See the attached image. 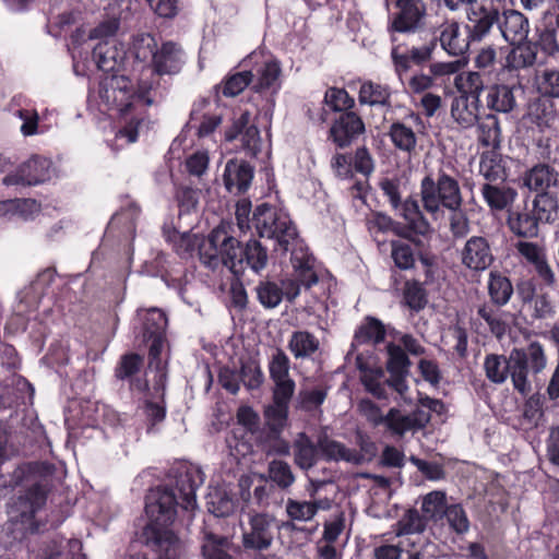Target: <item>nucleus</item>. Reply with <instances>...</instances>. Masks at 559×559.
<instances>
[{
  "mask_svg": "<svg viewBox=\"0 0 559 559\" xmlns=\"http://www.w3.org/2000/svg\"><path fill=\"white\" fill-rule=\"evenodd\" d=\"M46 274L39 275L29 287L24 288L19 293L20 298V305L17 306V312L20 314H23L26 312V309L23 308V305L25 304L27 308H35L44 294V284H43V277Z\"/></svg>",
  "mask_w": 559,
  "mask_h": 559,
  "instance_id": "bf43d9fd",
  "label": "nucleus"
},
{
  "mask_svg": "<svg viewBox=\"0 0 559 559\" xmlns=\"http://www.w3.org/2000/svg\"><path fill=\"white\" fill-rule=\"evenodd\" d=\"M139 316L142 320V341H146V337L150 336L165 334L167 318L162 310L152 308L150 310L140 311Z\"/></svg>",
  "mask_w": 559,
  "mask_h": 559,
  "instance_id": "37998d69",
  "label": "nucleus"
},
{
  "mask_svg": "<svg viewBox=\"0 0 559 559\" xmlns=\"http://www.w3.org/2000/svg\"><path fill=\"white\" fill-rule=\"evenodd\" d=\"M399 13L393 17L389 31L392 41H396L395 33H414L420 27L426 8L423 0H396Z\"/></svg>",
  "mask_w": 559,
  "mask_h": 559,
  "instance_id": "2eb2a0df",
  "label": "nucleus"
},
{
  "mask_svg": "<svg viewBox=\"0 0 559 559\" xmlns=\"http://www.w3.org/2000/svg\"><path fill=\"white\" fill-rule=\"evenodd\" d=\"M185 62L181 47L174 41H165L156 49L152 67L143 70L136 87L124 75H111L100 83L99 98L107 109H117L121 116H130L117 138H126L127 143L138 140L144 127L143 115L146 109L160 103L166 96V87L162 85L163 74H175Z\"/></svg>",
  "mask_w": 559,
  "mask_h": 559,
  "instance_id": "f257e3e1",
  "label": "nucleus"
},
{
  "mask_svg": "<svg viewBox=\"0 0 559 559\" xmlns=\"http://www.w3.org/2000/svg\"><path fill=\"white\" fill-rule=\"evenodd\" d=\"M511 364L513 367L512 385L523 396L533 390L528 374L540 373L547 366V356L544 346L533 341L525 347L513 348L511 352Z\"/></svg>",
  "mask_w": 559,
  "mask_h": 559,
  "instance_id": "0eeeda50",
  "label": "nucleus"
},
{
  "mask_svg": "<svg viewBox=\"0 0 559 559\" xmlns=\"http://www.w3.org/2000/svg\"><path fill=\"white\" fill-rule=\"evenodd\" d=\"M450 527L457 534H463L469 528V521L461 504L448 506L443 514Z\"/></svg>",
  "mask_w": 559,
  "mask_h": 559,
  "instance_id": "774afa93",
  "label": "nucleus"
},
{
  "mask_svg": "<svg viewBox=\"0 0 559 559\" xmlns=\"http://www.w3.org/2000/svg\"><path fill=\"white\" fill-rule=\"evenodd\" d=\"M143 357L136 353H128L118 360L114 376L118 381L127 382L129 390L134 395H140L143 401V413L152 426L162 423L166 417L165 392L167 373L157 364V372L152 380V385L143 377Z\"/></svg>",
  "mask_w": 559,
  "mask_h": 559,
  "instance_id": "7ed1b4c3",
  "label": "nucleus"
},
{
  "mask_svg": "<svg viewBox=\"0 0 559 559\" xmlns=\"http://www.w3.org/2000/svg\"><path fill=\"white\" fill-rule=\"evenodd\" d=\"M388 135L396 150L409 155L415 152L417 146L416 133L404 121L392 122Z\"/></svg>",
  "mask_w": 559,
  "mask_h": 559,
  "instance_id": "e433bc0d",
  "label": "nucleus"
},
{
  "mask_svg": "<svg viewBox=\"0 0 559 559\" xmlns=\"http://www.w3.org/2000/svg\"><path fill=\"white\" fill-rule=\"evenodd\" d=\"M171 485L158 487L146 497L145 512L148 523L142 531L140 542L153 550L157 559H178L181 544L168 530L176 518V507L186 511L197 507V489L203 484L201 468L191 463H179L170 469Z\"/></svg>",
  "mask_w": 559,
  "mask_h": 559,
  "instance_id": "f03ea898",
  "label": "nucleus"
},
{
  "mask_svg": "<svg viewBox=\"0 0 559 559\" xmlns=\"http://www.w3.org/2000/svg\"><path fill=\"white\" fill-rule=\"evenodd\" d=\"M205 100L194 106L190 115V126L197 129L200 138L209 136L222 122V116L218 114L201 112V108L206 106Z\"/></svg>",
  "mask_w": 559,
  "mask_h": 559,
  "instance_id": "a19ab883",
  "label": "nucleus"
},
{
  "mask_svg": "<svg viewBox=\"0 0 559 559\" xmlns=\"http://www.w3.org/2000/svg\"><path fill=\"white\" fill-rule=\"evenodd\" d=\"M480 100L477 96L455 97L451 104V116L463 129L473 127L479 120Z\"/></svg>",
  "mask_w": 559,
  "mask_h": 559,
  "instance_id": "cd10ccee",
  "label": "nucleus"
},
{
  "mask_svg": "<svg viewBox=\"0 0 559 559\" xmlns=\"http://www.w3.org/2000/svg\"><path fill=\"white\" fill-rule=\"evenodd\" d=\"M478 140L484 146L497 147L500 144L501 129L497 116L487 115L478 120Z\"/></svg>",
  "mask_w": 559,
  "mask_h": 559,
  "instance_id": "8fccbe9b",
  "label": "nucleus"
},
{
  "mask_svg": "<svg viewBox=\"0 0 559 559\" xmlns=\"http://www.w3.org/2000/svg\"><path fill=\"white\" fill-rule=\"evenodd\" d=\"M385 337V330L383 324L373 318H368L364 324L359 326L354 336L355 344L365 343H381Z\"/></svg>",
  "mask_w": 559,
  "mask_h": 559,
  "instance_id": "3c124183",
  "label": "nucleus"
},
{
  "mask_svg": "<svg viewBox=\"0 0 559 559\" xmlns=\"http://www.w3.org/2000/svg\"><path fill=\"white\" fill-rule=\"evenodd\" d=\"M405 304L415 311H419L427 305V295L423 285L416 281L406 282L404 288Z\"/></svg>",
  "mask_w": 559,
  "mask_h": 559,
  "instance_id": "69168bd1",
  "label": "nucleus"
},
{
  "mask_svg": "<svg viewBox=\"0 0 559 559\" xmlns=\"http://www.w3.org/2000/svg\"><path fill=\"white\" fill-rule=\"evenodd\" d=\"M251 222L260 237L273 239L284 252L304 247L295 224L281 209L261 204L255 207Z\"/></svg>",
  "mask_w": 559,
  "mask_h": 559,
  "instance_id": "423d86ee",
  "label": "nucleus"
},
{
  "mask_svg": "<svg viewBox=\"0 0 559 559\" xmlns=\"http://www.w3.org/2000/svg\"><path fill=\"white\" fill-rule=\"evenodd\" d=\"M430 420V415L417 409L412 414H404L399 408H391L386 414L383 425L394 436H404L408 431L421 429Z\"/></svg>",
  "mask_w": 559,
  "mask_h": 559,
  "instance_id": "a211bd4d",
  "label": "nucleus"
},
{
  "mask_svg": "<svg viewBox=\"0 0 559 559\" xmlns=\"http://www.w3.org/2000/svg\"><path fill=\"white\" fill-rule=\"evenodd\" d=\"M533 214L538 223H551L558 213L557 199L549 193H539L533 201Z\"/></svg>",
  "mask_w": 559,
  "mask_h": 559,
  "instance_id": "09e8293b",
  "label": "nucleus"
},
{
  "mask_svg": "<svg viewBox=\"0 0 559 559\" xmlns=\"http://www.w3.org/2000/svg\"><path fill=\"white\" fill-rule=\"evenodd\" d=\"M324 103L333 111H347L354 106L355 100L344 88L330 87L325 92Z\"/></svg>",
  "mask_w": 559,
  "mask_h": 559,
  "instance_id": "0e129e2a",
  "label": "nucleus"
},
{
  "mask_svg": "<svg viewBox=\"0 0 559 559\" xmlns=\"http://www.w3.org/2000/svg\"><path fill=\"white\" fill-rule=\"evenodd\" d=\"M251 114L249 111H242L237 117L231 127L226 130L225 139L231 142L236 139H240L241 147L247 155L255 157L261 152L262 139L260 131L255 124L250 123Z\"/></svg>",
  "mask_w": 559,
  "mask_h": 559,
  "instance_id": "4468645a",
  "label": "nucleus"
},
{
  "mask_svg": "<svg viewBox=\"0 0 559 559\" xmlns=\"http://www.w3.org/2000/svg\"><path fill=\"white\" fill-rule=\"evenodd\" d=\"M386 348L389 355L386 368L391 374L388 385L392 386L393 391L404 399V395L408 390L406 377L408 374L411 361L400 346L390 343Z\"/></svg>",
  "mask_w": 559,
  "mask_h": 559,
  "instance_id": "6ab92c4d",
  "label": "nucleus"
},
{
  "mask_svg": "<svg viewBox=\"0 0 559 559\" xmlns=\"http://www.w3.org/2000/svg\"><path fill=\"white\" fill-rule=\"evenodd\" d=\"M391 257L396 267L401 270L412 269L415 264V258L412 247L400 240L392 241Z\"/></svg>",
  "mask_w": 559,
  "mask_h": 559,
  "instance_id": "338daca9",
  "label": "nucleus"
},
{
  "mask_svg": "<svg viewBox=\"0 0 559 559\" xmlns=\"http://www.w3.org/2000/svg\"><path fill=\"white\" fill-rule=\"evenodd\" d=\"M229 228L228 224H221L207 237L202 238L199 257L213 271L226 267L233 274L239 275L243 272L242 248L229 233Z\"/></svg>",
  "mask_w": 559,
  "mask_h": 559,
  "instance_id": "20e7f679",
  "label": "nucleus"
},
{
  "mask_svg": "<svg viewBox=\"0 0 559 559\" xmlns=\"http://www.w3.org/2000/svg\"><path fill=\"white\" fill-rule=\"evenodd\" d=\"M487 107L493 111L508 114L516 106L514 87L506 84H496L488 88L486 95Z\"/></svg>",
  "mask_w": 559,
  "mask_h": 559,
  "instance_id": "473e14b6",
  "label": "nucleus"
},
{
  "mask_svg": "<svg viewBox=\"0 0 559 559\" xmlns=\"http://www.w3.org/2000/svg\"><path fill=\"white\" fill-rule=\"evenodd\" d=\"M318 448L326 461H344L354 465H361L366 462V455L355 449L347 448L344 443L333 440L326 436L320 437Z\"/></svg>",
  "mask_w": 559,
  "mask_h": 559,
  "instance_id": "b1692460",
  "label": "nucleus"
},
{
  "mask_svg": "<svg viewBox=\"0 0 559 559\" xmlns=\"http://www.w3.org/2000/svg\"><path fill=\"white\" fill-rule=\"evenodd\" d=\"M498 28L510 45L522 44L530 34V21L526 15L514 9H506L500 13Z\"/></svg>",
  "mask_w": 559,
  "mask_h": 559,
  "instance_id": "aec40b11",
  "label": "nucleus"
},
{
  "mask_svg": "<svg viewBox=\"0 0 559 559\" xmlns=\"http://www.w3.org/2000/svg\"><path fill=\"white\" fill-rule=\"evenodd\" d=\"M290 360L283 349L276 348L269 361L270 378L274 382L273 394H294L295 381L289 374Z\"/></svg>",
  "mask_w": 559,
  "mask_h": 559,
  "instance_id": "412c9836",
  "label": "nucleus"
},
{
  "mask_svg": "<svg viewBox=\"0 0 559 559\" xmlns=\"http://www.w3.org/2000/svg\"><path fill=\"white\" fill-rule=\"evenodd\" d=\"M22 96H15L10 105L12 114L23 121L21 126V133L24 136H31L38 132V114L35 109H27L21 107Z\"/></svg>",
  "mask_w": 559,
  "mask_h": 559,
  "instance_id": "de8ad7c7",
  "label": "nucleus"
},
{
  "mask_svg": "<svg viewBox=\"0 0 559 559\" xmlns=\"http://www.w3.org/2000/svg\"><path fill=\"white\" fill-rule=\"evenodd\" d=\"M290 261L294 278L282 280L278 285L280 290L283 292V298L293 302L299 296L301 286L310 289L318 283V275L314 271L316 260L305 247L295 248Z\"/></svg>",
  "mask_w": 559,
  "mask_h": 559,
  "instance_id": "1a4fd4ad",
  "label": "nucleus"
},
{
  "mask_svg": "<svg viewBox=\"0 0 559 559\" xmlns=\"http://www.w3.org/2000/svg\"><path fill=\"white\" fill-rule=\"evenodd\" d=\"M319 345V340L308 331H295L288 341V349L296 359L311 357Z\"/></svg>",
  "mask_w": 559,
  "mask_h": 559,
  "instance_id": "ea45409f",
  "label": "nucleus"
},
{
  "mask_svg": "<svg viewBox=\"0 0 559 559\" xmlns=\"http://www.w3.org/2000/svg\"><path fill=\"white\" fill-rule=\"evenodd\" d=\"M293 449L294 462L299 468L308 471L316 465L320 451L318 444L316 445L305 432L298 433Z\"/></svg>",
  "mask_w": 559,
  "mask_h": 559,
  "instance_id": "f704fd0d",
  "label": "nucleus"
},
{
  "mask_svg": "<svg viewBox=\"0 0 559 559\" xmlns=\"http://www.w3.org/2000/svg\"><path fill=\"white\" fill-rule=\"evenodd\" d=\"M420 199L424 210L433 219L442 218L444 210H456L463 203L459 181L443 169H439L436 176L429 174L421 179Z\"/></svg>",
  "mask_w": 559,
  "mask_h": 559,
  "instance_id": "39448f33",
  "label": "nucleus"
},
{
  "mask_svg": "<svg viewBox=\"0 0 559 559\" xmlns=\"http://www.w3.org/2000/svg\"><path fill=\"white\" fill-rule=\"evenodd\" d=\"M462 264L475 272L487 270L495 260L489 241L481 236L471 237L461 250Z\"/></svg>",
  "mask_w": 559,
  "mask_h": 559,
  "instance_id": "dca6fc26",
  "label": "nucleus"
},
{
  "mask_svg": "<svg viewBox=\"0 0 559 559\" xmlns=\"http://www.w3.org/2000/svg\"><path fill=\"white\" fill-rule=\"evenodd\" d=\"M558 180L557 171L547 164H537L532 167L524 177V185L530 190H546L556 185Z\"/></svg>",
  "mask_w": 559,
  "mask_h": 559,
  "instance_id": "4c0bfd02",
  "label": "nucleus"
},
{
  "mask_svg": "<svg viewBox=\"0 0 559 559\" xmlns=\"http://www.w3.org/2000/svg\"><path fill=\"white\" fill-rule=\"evenodd\" d=\"M126 49L117 39L100 40L93 49V60L97 68L105 73L118 70L123 64ZM112 75L115 74L112 73ZM107 76H111V74H106L100 81ZM100 83L102 82H99V84ZM99 90L100 85L98 86V91Z\"/></svg>",
  "mask_w": 559,
  "mask_h": 559,
  "instance_id": "f3484780",
  "label": "nucleus"
},
{
  "mask_svg": "<svg viewBox=\"0 0 559 559\" xmlns=\"http://www.w3.org/2000/svg\"><path fill=\"white\" fill-rule=\"evenodd\" d=\"M479 174L488 181L492 183L496 181H504L507 173L501 164V160L496 156L483 157L479 163Z\"/></svg>",
  "mask_w": 559,
  "mask_h": 559,
  "instance_id": "e2e57ef3",
  "label": "nucleus"
},
{
  "mask_svg": "<svg viewBox=\"0 0 559 559\" xmlns=\"http://www.w3.org/2000/svg\"><path fill=\"white\" fill-rule=\"evenodd\" d=\"M46 503V491L43 486L36 484L29 487L23 495L12 501L8 509L10 520L25 525L32 532L37 531L33 518Z\"/></svg>",
  "mask_w": 559,
  "mask_h": 559,
  "instance_id": "f8f14e48",
  "label": "nucleus"
},
{
  "mask_svg": "<svg viewBox=\"0 0 559 559\" xmlns=\"http://www.w3.org/2000/svg\"><path fill=\"white\" fill-rule=\"evenodd\" d=\"M228 539L226 537L207 536L202 546L204 559H238L227 550Z\"/></svg>",
  "mask_w": 559,
  "mask_h": 559,
  "instance_id": "052dcab7",
  "label": "nucleus"
},
{
  "mask_svg": "<svg viewBox=\"0 0 559 559\" xmlns=\"http://www.w3.org/2000/svg\"><path fill=\"white\" fill-rule=\"evenodd\" d=\"M243 266H249L254 272H260L266 266L267 251L258 240L248 241L242 249Z\"/></svg>",
  "mask_w": 559,
  "mask_h": 559,
  "instance_id": "864d4df0",
  "label": "nucleus"
},
{
  "mask_svg": "<svg viewBox=\"0 0 559 559\" xmlns=\"http://www.w3.org/2000/svg\"><path fill=\"white\" fill-rule=\"evenodd\" d=\"M248 70L228 75L218 86L217 91L226 97H234L240 94L250 84Z\"/></svg>",
  "mask_w": 559,
  "mask_h": 559,
  "instance_id": "4d7b16f0",
  "label": "nucleus"
},
{
  "mask_svg": "<svg viewBox=\"0 0 559 559\" xmlns=\"http://www.w3.org/2000/svg\"><path fill=\"white\" fill-rule=\"evenodd\" d=\"M480 192L488 207L495 212L509 210L518 195L514 188L503 183H484Z\"/></svg>",
  "mask_w": 559,
  "mask_h": 559,
  "instance_id": "c756f323",
  "label": "nucleus"
},
{
  "mask_svg": "<svg viewBox=\"0 0 559 559\" xmlns=\"http://www.w3.org/2000/svg\"><path fill=\"white\" fill-rule=\"evenodd\" d=\"M364 132L365 124L361 118L353 111H346L332 124L330 136L338 147L343 148L350 145Z\"/></svg>",
  "mask_w": 559,
  "mask_h": 559,
  "instance_id": "4be33fe9",
  "label": "nucleus"
},
{
  "mask_svg": "<svg viewBox=\"0 0 559 559\" xmlns=\"http://www.w3.org/2000/svg\"><path fill=\"white\" fill-rule=\"evenodd\" d=\"M441 48L453 57L463 56L469 48L472 40L469 33L462 32L461 25L456 21H445L439 27V36Z\"/></svg>",
  "mask_w": 559,
  "mask_h": 559,
  "instance_id": "5701e85b",
  "label": "nucleus"
},
{
  "mask_svg": "<svg viewBox=\"0 0 559 559\" xmlns=\"http://www.w3.org/2000/svg\"><path fill=\"white\" fill-rule=\"evenodd\" d=\"M269 477L281 489H287L295 483L290 465L282 460H273L269 463Z\"/></svg>",
  "mask_w": 559,
  "mask_h": 559,
  "instance_id": "6e6d98bb",
  "label": "nucleus"
},
{
  "mask_svg": "<svg viewBox=\"0 0 559 559\" xmlns=\"http://www.w3.org/2000/svg\"><path fill=\"white\" fill-rule=\"evenodd\" d=\"M281 526L276 518L266 512H249L247 522L241 524V545L247 552L261 555L267 551Z\"/></svg>",
  "mask_w": 559,
  "mask_h": 559,
  "instance_id": "6e6552de",
  "label": "nucleus"
},
{
  "mask_svg": "<svg viewBox=\"0 0 559 559\" xmlns=\"http://www.w3.org/2000/svg\"><path fill=\"white\" fill-rule=\"evenodd\" d=\"M246 66L252 64L248 70L251 88L266 97H273L281 88V67L271 56L262 52H252L246 60Z\"/></svg>",
  "mask_w": 559,
  "mask_h": 559,
  "instance_id": "9d476101",
  "label": "nucleus"
},
{
  "mask_svg": "<svg viewBox=\"0 0 559 559\" xmlns=\"http://www.w3.org/2000/svg\"><path fill=\"white\" fill-rule=\"evenodd\" d=\"M390 96L389 86L367 81L359 88L358 99L369 106H385L390 104Z\"/></svg>",
  "mask_w": 559,
  "mask_h": 559,
  "instance_id": "79ce46f5",
  "label": "nucleus"
},
{
  "mask_svg": "<svg viewBox=\"0 0 559 559\" xmlns=\"http://www.w3.org/2000/svg\"><path fill=\"white\" fill-rule=\"evenodd\" d=\"M294 394H273V403L264 411L267 432L282 435L287 426L288 405Z\"/></svg>",
  "mask_w": 559,
  "mask_h": 559,
  "instance_id": "7c9ffc66",
  "label": "nucleus"
},
{
  "mask_svg": "<svg viewBox=\"0 0 559 559\" xmlns=\"http://www.w3.org/2000/svg\"><path fill=\"white\" fill-rule=\"evenodd\" d=\"M501 307L491 304H483L477 308V316L488 325L490 332L501 338L507 332V323L502 318Z\"/></svg>",
  "mask_w": 559,
  "mask_h": 559,
  "instance_id": "49530a36",
  "label": "nucleus"
},
{
  "mask_svg": "<svg viewBox=\"0 0 559 559\" xmlns=\"http://www.w3.org/2000/svg\"><path fill=\"white\" fill-rule=\"evenodd\" d=\"M507 57V67L510 69H524L533 66L537 59L536 46L532 41L514 45Z\"/></svg>",
  "mask_w": 559,
  "mask_h": 559,
  "instance_id": "a18cd8bd",
  "label": "nucleus"
},
{
  "mask_svg": "<svg viewBox=\"0 0 559 559\" xmlns=\"http://www.w3.org/2000/svg\"><path fill=\"white\" fill-rule=\"evenodd\" d=\"M253 178V168L246 162L229 160L224 170V183L228 192H245Z\"/></svg>",
  "mask_w": 559,
  "mask_h": 559,
  "instance_id": "bb28decb",
  "label": "nucleus"
},
{
  "mask_svg": "<svg viewBox=\"0 0 559 559\" xmlns=\"http://www.w3.org/2000/svg\"><path fill=\"white\" fill-rule=\"evenodd\" d=\"M508 224L512 233L520 237L532 238L538 234V221L527 209L510 213Z\"/></svg>",
  "mask_w": 559,
  "mask_h": 559,
  "instance_id": "58836bf2",
  "label": "nucleus"
},
{
  "mask_svg": "<svg viewBox=\"0 0 559 559\" xmlns=\"http://www.w3.org/2000/svg\"><path fill=\"white\" fill-rule=\"evenodd\" d=\"M395 211L405 219L409 233L426 237L432 233V227L424 216L418 201L406 199Z\"/></svg>",
  "mask_w": 559,
  "mask_h": 559,
  "instance_id": "c85d7f7f",
  "label": "nucleus"
},
{
  "mask_svg": "<svg viewBox=\"0 0 559 559\" xmlns=\"http://www.w3.org/2000/svg\"><path fill=\"white\" fill-rule=\"evenodd\" d=\"M502 0H468L467 19L471 23L469 36L480 41L498 24Z\"/></svg>",
  "mask_w": 559,
  "mask_h": 559,
  "instance_id": "9b49d317",
  "label": "nucleus"
},
{
  "mask_svg": "<svg viewBox=\"0 0 559 559\" xmlns=\"http://www.w3.org/2000/svg\"><path fill=\"white\" fill-rule=\"evenodd\" d=\"M164 236L173 245L176 253L185 259L191 257L201 242L197 235L190 233L180 234L177 230H167L166 228L164 229Z\"/></svg>",
  "mask_w": 559,
  "mask_h": 559,
  "instance_id": "c03bdc74",
  "label": "nucleus"
},
{
  "mask_svg": "<svg viewBox=\"0 0 559 559\" xmlns=\"http://www.w3.org/2000/svg\"><path fill=\"white\" fill-rule=\"evenodd\" d=\"M484 369L487 379L495 384L504 383L508 377L512 379L511 353L508 357L498 354L487 355L484 359Z\"/></svg>",
  "mask_w": 559,
  "mask_h": 559,
  "instance_id": "72a5a7b5",
  "label": "nucleus"
},
{
  "mask_svg": "<svg viewBox=\"0 0 559 559\" xmlns=\"http://www.w3.org/2000/svg\"><path fill=\"white\" fill-rule=\"evenodd\" d=\"M51 163L49 159L34 155L22 163L13 173L3 179L4 186H36L50 178Z\"/></svg>",
  "mask_w": 559,
  "mask_h": 559,
  "instance_id": "ddd939ff",
  "label": "nucleus"
},
{
  "mask_svg": "<svg viewBox=\"0 0 559 559\" xmlns=\"http://www.w3.org/2000/svg\"><path fill=\"white\" fill-rule=\"evenodd\" d=\"M526 119L531 124L536 126L540 132L551 129L557 119V114L551 100L537 98L531 102L527 108Z\"/></svg>",
  "mask_w": 559,
  "mask_h": 559,
  "instance_id": "2f4dec72",
  "label": "nucleus"
},
{
  "mask_svg": "<svg viewBox=\"0 0 559 559\" xmlns=\"http://www.w3.org/2000/svg\"><path fill=\"white\" fill-rule=\"evenodd\" d=\"M157 48L155 38L147 33L138 34L133 38L132 51L134 58L141 62H145L154 59V55Z\"/></svg>",
  "mask_w": 559,
  "mask_h": 559,
  "instance_id": "13d9d810",
  "label": "nucleus"
},
{
  "mask_svg": "<svg viewBox=\"0 0 559 559\" xmlns=\"http://www.w3.org/2000/svg\"><path fill=\"white\" fill-rule=\"evenodd\" d=\"M258 299L265 308H275L283 300V292L275 282H261L257 288Z\"/></svg>",
  "mask_w": 559,
  "mask_h": 559,
  "instance_id": "680f3d73",
  "label": "nucleus"
},
{
  "mask_svg": "<svg viewBox=\"0 0 559 559\" xmlns=\"http://www.w3.org/2000/svg\"><path fill=\"white\" fill-rule=\"evenodd\" d=\"M454 84L461 95L477 96L478 99L485 86L481 74L473 71L457 74Z\"/></svg>",
  "mask_w": 559,
  "mask_h": 559,
  "instance_id": "603ef678",
  "label": "nucleus"
},
{
  "mask_svg": "<svg viewBox=\"0 0 559 559\" xmlns=\"http://www.w3.org/2000/svg\"><path fill=\"white\" fill-rule=\"evenodd\" d=\"M445 493L443 491H431L423 499L421 510L427 520H439L447 509Z\"/></svg>",
  "mask_w": 559,
  "mask_h": 559,
  "instance_id": "5fc2aeb1",
  "label": "nucleus"
},
{
  "mask_svg": "<svg viewBox=\"0 0 559 559\" xmlns=\"http://www.w3.org/2000/svg\"><path fill=\"white\" fill-rule=\"evenodd\" d=\"M356 366L360 370V380L366 391L378 400H388L389 391L393 390L388 385L389 379H384V372L381 368H369L362 357H356Z\"/></svg>",
  "mask_w": 559,
  "mask_h": 559,
  "instance_id": "393cba45",
  "label": "nucleus"
},
{
  "mask_svg": "<svg viewBox=\"0 0 559 559\" xmlns=\"http://www.w3.org/2000/svg\"><path fill=\"white\" fill-rule=\"evenodd\" d=\"M487 289L490 301L497 307L506 306L513 295V286L509 277L497 271L488 274Z\"/></svg>",
  "mask_w": 559,
  "mask_h": 559,
  "instance_id": "c9c22d12",
  "label": "nucleus"
},
{
  "mask_svg": "<svg viewBox=\"0 0 559 559\" xmlns=\"http://www.w3.org/2000/svg\"><path fill=\"white\" fill-rule=\"evenodd\" d=\"M556 14L551 11H545L539 23L536 25L537 39L533 43L536 49L539 48L544 53L554 56L559 51L557 40Z\"/></svg>",
  "mask_w": 559,
  "mask_h": 559,
  "instance_id": "a878e982",
  "label": "nucleus"
}]
</instances>
